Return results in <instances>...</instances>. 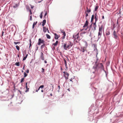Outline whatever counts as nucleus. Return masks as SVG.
Listing matches in <instances>:
<instances>
[{"label": "nucleus", "mask_w": 123, "mask_h": 123, "mask_svg": "<svg viewBox=\"0 0 123 123\" xmlns=\"http://www.w3.org/2000/svg\"><path fill=\"white\" fill-rule=\"evenodd\" d=\"M72 44H71V42H69L68 44L67 43H64L63 45V48L64 49L66 50H67L68 49H69L72 45Z\"/></svg>", "instance_id": "1"}, {"label": "nucleus", "mask_w": 123, "mask_h": 123, "mask_svg": "<svg viewBox=\"0 0 123 123\" xmlns=\"http://www.w3.org/2000/svg\"><path fill=\"white\" fill-rule=\"evenodd\" d=\"M103 28L104 29V28H103V25H101L100 27H99L98 35V38H100L101 37Z\"/></svg>", "instance_id": "2"}, {"label": "nucleus", "mask_w": 123, "mask_h": 123, "mask_svg": "<svg viewBox=\"0 0 123 123\" xmlns=\"http://www.w3.org/2000/svg\"><path fill=\"white\" fill-rule=\"evenodd\" d=\"M63 73H64L63 75L65 77L66 79V80H68V77L69 75V74L65 72H64Z\"/></svg>", "instance_id": "3"}, {"label": "nucleus", "mask_w": 123, "mask_h": 123, "mask_svg": "<svg viewBox=\"0 0 123 123\" xmlns=\"http://www.w3.org/2000/svg\"><path fill=\"white\" fill-rule=\"evenodd\" d=\"M45 42L44 41L41 39V38H39L38 39V42L37 43L38 45H40L41 43H44Z\"/></svg>", "instance_id": "4"}, {"label": "nucleus", "mask_w": 123, "mask_h": 123, "mask_svg": "<svg viewBox=\"0 0 123 123\" xmlns=\"http://www.w3.org/2000/svg\"><path fill=\"white\" fill-rule=\"evenodd\" d=\"M88 19L87 18H86V22L84 24V26H83V28H85L86 27H87L88 26Z\"/></svg>", "instance_id": "5"}, {"label": "nucleus", "mask_w": 123, "mask_h": 123, "mask_svg": "<svg viewBox=\"0 0 123 123\" xmlns=\"http://www.w3.org/2000/svg\"><path fill=\"white\" fill-rule=\"evenodd\" d=\"M113 36L114 37L115 39H117L118 37L117 34V33L116 31H114L113 32Z\"/></svg>", "instance_id": "6"}, {"label": "nucleus", "mask_w": 123, "mask_h": 123, "mask_svg": "<svg viewBox=\"0 0 123 123\" xmlns=\"http://www.w3.org/2000/svg\"><path fill=\"white\" fill-rule=\"evenodd\" d=\"M79 33H77L76 35H74L73 37L74 40H76V39H78L79 37Z\"/></svg>", "instance_id": "7"}, {"label": "nucleus", "mask_w": 123, "mask_h": 123, "mask_svg": "<svg viewBox=\"0 0 123 123\" xmlns=\"http://www.w3.org/2000/svg\"><path fill=\"white\" fill-rule=\"evenodd\" d=\"M61 32L62 33H63V36L62 37V38L63 39L65 38L66 35V34L65 31H64L63 30H61Z\"/></svg>", "instance_id": "8"}, {"label": "nucleus", "mask_w": 123, "mask_h": 123, "mask_svg": "<svg viewBox=\"0 0 123 123\" xmlns=\"http://www.w3.org/2000/svg\"><path fill=\"white\" fill-rule=\"evenodd\" d=\"M54 35L55 36V39H58L60 37V35H57L56 33H55Z\"/></svg>", "instance_id": "9"}, {"label": "nucleus", "mask_w": 123, "mask_h": 123, "mask_svg": "<svg viewBox=\"0 0 123 123\" xmlns=\"http://www.w3.org/2000/svg\"><path fill=\"white\" fill-rule=\"evenodd\" d=\"M40 58H41V59L42 60H44V58L43 56V55L42 52H41V53Z\"/></svg>", "instance_id": "10"}, {"label": "nucleus", "mask_w": 123, "mask_h": 123, "mask_svg": "<svg viewBox=\"0 0 123 123\" xmlns=\"http://www.w3.org/2000/svg\"><path fill=\"white\" fill-rule=\"evenodd\" d=\"M83 44L85 45V47H87V43L85 41H84L83 42Z\"/></svg>", "instance_id": "11"}, {"label": "nucleus", "mask_w": 123, "mask_h": 123, "mask_svg": "<svg viewBox=\"0 0 123 123\" xmlns=\"http://www.w3.org/2000/svg\"><path fill=\"white\" fill-rule=\"evenodd\" d=\"M46 23V20L45 19L44 20L43 22V23L42 24V26H44Z\"/></svg>", "instance_id": "12"}, {"label": "nucleus", "mask_w": 123, "mask_h": 123, "mask_svg": "<svg viewBox=\"0 0 123 123\" xmlns=\"http://www.w3.org/2000/svg\"><path fill=\"white\" fill-rule=\"evenodd\" d=\"M18 6V5L17 4H15L14 6H13V7L14 8H15L17 7Z\"/></svg>", "instance_id": "13"}, {"label": "nucleus", "mask_w": 123, "mask_h": 123, "mask_svg": "<svg viewBox=\"0 0 123 123\" xmlns=\"http://www.w3.org/2000/svg\"><path fill=\"white\" fill-rule=\"evenodd\" d=\"M58 41H57L55 43H54L53 44V45H54L55 46H56L58 44Z\"/></svg>", "instance_id": "14"}, {"label": "nucleus", "mask_w": 123, "mask_h": 123, "mask_svg": "<svg viewBox=\"0 0 123 123\" xmlns=\"http://www.w3.org/2000/svg\"><path fill=\"white\" fill-rule=\"evenodd\" d=\"M28 55V54H26V55H25V57H23V61H24L25 60V59H26V58L27 57Z\"/></svg>", "instance_id": "15"}, {"label": "nucleus", "mask_w": 123, "mask_h": 123, "mask_svg": "<svg viewBox=\"0 0 123 123\" xmlns=\"http://www.w3.org/2000/svg\"><path fill=\"white\" fill-rule=\"evenodd\" d=\"M46 36L47 38H48V39H50L51 38V37H50V36L48 34H46Z\"/></svg>", "instance_id": "16"}, {"label": "nucleus", "mask_w": 123, "mask_h": 123, "mask_svg": "<svg viewBox=\"0 0 123 123\" xmlns=\"http://www.w3.org/2000/svg\"><path fill=\"white\" fill-rule=\"evenodd\" d=\"M43 32H45L46 31V30H47V29L46 28V27H45L43 26Z\"/></svg>", "instance_id": "17"}, {"label": "nucleus", "mask_w": 123, "mask_h": 123, "mask_svg": "<svg viewBox=\"0 0 123 123\" xmlns=\"http://www.w3.org/2000/svg\"><path fill=\"white\" fill-rule=\"evenodd\" d=\"M15 65H16L18 66H20V64L19 62H16L15 64Z\"/></svg>", "instance_id": "18"}, {"label": "nucleus", "mask_w": 123, "mask_h": 123, "mask_svg": "<svg viewBox=\"0 0 123 123\" xmlns=\"http://www.w3.org/2000/svg\"><path fill=\"white\" fill-rule=\"evenodd\" d=\"M45 45V44L44 43H43V44L41 46V49H42L43 48H44Z\"/></svg>", "instance_id": "19"}, {"label": "nucleus", "mask_w": 123, "mask_h": 123, "mask_svg": "<svg viewBox=\"0 0 123 123\" xmlns=\"http://www.w3.org/2000/svg\"><path fill=\"white\" fill-rule=\"evenodd\" d=\"M110 34V32L109 31H107L106 32V35H109Z\"/></svg>", "instance_id": "20"}, {"label": "nucleus", "mask_w": 123, "mask_h": 123, "mask_svg": "<svg viewBox=\"0 0 123 123\" xmlns=\"http://www.w3.org/2000/svg\"><path fill=\"white\" fill-rule=\"evenodd\" d=\"M26 9L27 10H28L30 9V7L26 5Z\"/></svg>", "instance_id": "21"}, {"label": "nucleus", "mask_w": 123, "mask_h": 123, "mask_svg": "<svg viewBox=\"0 0 123 123\" xmlns=\"http://www.w3.org/2000/svg\"><path fill=\"white\" fill-rule=\"evenodd\" d=\"M94 15H92V16L91 18V21L92 22L93 21L94 18Z\"/></svg>", "instance_id": "22"}, {"label": "nucleus", "mask_w": 123, "mask_h": 123, "mask_svg": "<svg viewBox=\"0 0 123 123\" xmlns=\"http://www.w3.org/2000/svg\"><path fill=\"white\" fill-rule=\"evenodd\" d=\"M85 13L86 14V18H87V17L88 16V13L86 12H85Z\"/></svg>", "instance_id": "23"}, {"label": "nucleus", "mask_w": 123, "mask_h": 123, "mask_svg": "<svg viewBox=\"0 0 123 123\" xmlns=\"http://www.w3.org/2000/svg\"><path fill=\"white\" fill-rule=\"evenodd\" d=\"M93 26V28H94V30H96V27L97 26H96V25H93V26Z\"/></svg>", "instance_id": "24"}, {"label": "nucleus", "mask_w": 123, "mask_h": 123, "mask_svg": "<svg viewBox=\"0 0 123 123\" xmlns=\"http://www.w3.org/2000/svg\"><path fill=\"white\" fill-rule=\"evenodd\" d=\"M26 87V90L25 91V92H28L29 91V88L27 86L26 87Z\"/></svg>", "instance_id": "25"}, {"label": "nucleus", "mask_w": 123, "mask_h": 123, "mask_svg": "<svg viewBox=\"0 0 123 123\" xmlns=\"http://www.w3.org/2000/svg\"><path fill=\"white\" fill-rule=\"evenodd\" d=\"M16 47L17 50H19L20 48L19 47L18 45H16Z\"/></svg>", "instance_id": "26"}, {"label": "nucleus", "mask_w": 123, "mask_h": 123, "mask_svg": "<svg viewBox=\"0 0 123 123\" xmlns=\"http://www.w3.org/2000/svg\"><path fill=\"white\" fill-rule=\"evenodd\" d=\"M98 6H96L95 8V11H97L98 9Z\"/></svg>", "instance_id": "27"}, {"label": "nucleus", "mask_w": 123, "mask_h": 123, "mask_svg": "<svg viewBox=\"0 0 123 123\" xmlns=\"http://www.w3.org/2000/svg\"><path fill=\"white\" fill-rule=\"evenodd\" d=\"M99 65H100V67L102 68L103 66V65L102 63H99L98 64Z\"/></svg>", "instance_id": "28"}, {"label": "nucleus", "mask_w": 123, "mask_h": 123, "mask_svg": "<svg viewBox=\"0 0 123 123\" xmlns=\"http://www.w3.org/2000/svg\"><path fill=\"white\" fill-rule=\"evenodd\" d=\"M82 52H84L85 51V49H84V48H82L80 50Z\"/></svg>", "instance_id": "29"}, {"label": "nucleus", "mask_w": 123, "mask_h": 123, "mask_svg": "<svg viewBox=\"0 0 123 123\" xmlns=\"http://www.w3.org/2000/svg\"><path fill=\"white\" fill-rule=\"evenodd\" d=\"M64 64L65 65L66 67V68H67V62H66V60L64 59Z\"/></svg>", "instance_id": "30"}, {"label": "nucleus", "mask_w": 123, "mask_h": 123, "mask_svg": "<svg viewBox=\"0 0 123 123\" xmlns=\"http://www.w3.org/2000/svg\"><path fill=\"white\" fill-rule=\"evenodd\" d=\"M42 14H43V12H41V13L40 15V17L41 18H42V17H43Z\"/></svg>", "instance_id": "31"}, {"label": "nucleus", "mask_w": 123, "mask_h": 123, "mask_svg": "<svg viewBox=\"0 0 123 123\" xmlns=\"http://www.w3.org/2000/svg\"><path fill=\"white\" fill-rule=\"evenodd\" d=\"M20 42H14V44H18V43H20Z\"/></svg>", "instance_id": "32"}, {"label": "nucleus", "mask_w": 123, "mask_h": 123, "mask_svg": "<svg viewBox=\"0 0 123 123\" xmlns=\"http://www.w3.org/2000/svg\"><path fill=\"white\" fill-rule=\"evenodd\" d=\"M91 10L90 9H88V10H87L86 11V12L87 13H89L91 12Z\"/></svg>", "instance_id": "33"}, {"label": "nucleus", "mask_w": 123, "mask_h": 123, "mask_svg": "<svg viewBox=\"0 0 123 123\" xmlns=\"http://www.w3.org/2000/svg\"><path fill=\"white\" fill-rule=\"evenodd\" d=\"M24 78H22L21 79V81H20V82L22 83V82H23L24 81Z\"/></svg>", "instance_id": "34"}, {"label": "nucleus", "mask_w": 123, "mask_h": 123, "mask_svg": "<svg viewBox=\"0 0 123 123\" xmlns=\"http://www.w3.org/2000/svg\"><path fill=\"white\" fill-rule=\"evenodd\" d=\"M24 77H25L27 75V74H26V73L25 72H24Z\"/></svg>", "instance_id": "35"}, {"label": "nucleus", "mask_w": 123, "mask_h": 123, "mask_svg": "<svg viewBox=\"0 0 123 123\" xmlns=\"http://www.w3.org/2000/svg\"><path fill=\"white\" fill-rule=\"evenodd\" d=\"M93 45L94 46V47L96 49V45L95 44H93Z\"/></svg>", "instance_id": "36"}, {"label": "nucleus", "mask_w": 123, "mask_h": 123, "mask_svg": "<svg viewBox=\"0 0 123 123\" xmlns=\"http://www.w3.org/2000/svg\"><path fill=\"white\" fill-rule=\"evenodd\" d=\"M44 87V86L43 85H41L39 87V88H43Z\"/></svg>", "instance_id": "37"}, {"label": "nucleus", "mask_w": 123, "mask_h": 123, "mask_svg": "<svg viewBox=\"0 0 123 123\" xmlns=\"http://www.w3.org/2000/svg\"><path fill=\"white\" fill-rule=\"evenodd\" d=\"M42 72L43 73L44 71V69L43 68H42Z\"/></svg>", "instance_id": "38"}, {"label": "nucleus", "mask_w": 123, "mask_h": 123, "mask_svg": "<svg viewBox=\"0 0 123 123\" xmlns=\"http://www.w3.org/2000/svg\"><path fill=\"white\" fill-rule=\"evenodd\" d=\"M47 15V12H46L45 13V14L44 15V17H44L45 18V16H46Z\"/></svg>", "instance_id": "39"}, {"label": "nucleus", "mask_w": 123, "mask_h": 123, "mask_svg": "<svg viewBox=\"0 0 123 123\" xmlns=\"http://www.w3.org/2000/svg\"><path fill=\"white\" fill-rule=\"evenodd\" d=\"M37 23V22H36L35 23L34 22L33 24V25H36V24Z\"/></svg>", "instance_id": "40"}, {"label": "nucleus", "mask_w": 123, "mask_h": 123, "mask_svg": "<svg viewBox=\"0 0 123 123\" xmlns=\"http://www.w3.org/2000/svg\"><path fill=\"white\" fill-rule=\"evenodd\" d=\"M4 33V32L3 31H2V34L1 36V37H2V36H3Z\"/></svg>", "instance_id": "41"}, {"label": "nucleus", "mask_w": 123, "mask_h": 123, "mask_svg": "<svg viewBox=\"0 0 123 123\" xmlns=\"http://www.w3.org/2000/svg\"><path fill=\"white\" fill-rule=\"evenodd\" d=\"M30 20L31 21L32 20V16L31 15V16H30Z\"/></svg>", "instance_id": "42"}, {"label": "nucleus", "mask_w": 123, "mask_h": 123, "mask_svg": "<svg viewBox=\"0 0 123 123\" xmlns=\"http://www.w3.org/2000/svg\"><path fill=\"white\" fill-rule=\"evenodd\" d=\"M30 6H31V9H33L34 7V6H32L31 5H30Z\"/></svg>", "instance_id": "43"}, {"label": "nucleus", "mask_w": 123, "mask_h": 123, "mask_svg": "<svg viewBox=\"0 0 123 123\" xmlns=\"http://www.w3.org/2000/svg\"><path fill=\"white\" fill-rule=\"evenodd\" d=\"M29 70L28 69H27L26 70V72L27 73H29Z\"/></svg>", "instance_id": "44"}, {"label": "nucleus", "mask_w": 123, "mask_h": 123, "mask_svg": "<svg viewBox=\"0 0 123 123\" xmlns=\"http://www.w3.org/2000/svg\"><path fill=\"white\" fill-rule=\"evenodd\" d=\"M27 82H26L25 84V87H26L27 86Z\"/></svg>", "instance_id": "45"}, {"label": "nucleus", "mask_w": 123, "mask_h": 123, "mask_svg": "<svg viewBox=\"0 0 123 123\" xmlns=\"http://www.w3.org/2000/svg\"><path fill=\"white\" fill-rule=\"evenodd\" d=\"M93 25H95L96 26V22H95L94 23H93Z\"/></svg>", "instance_id": "46"}, {"label": "nucleus", "mask_w": 123, "mask_h": 123, "mask_svg": "<svg viewBox=\"0 0 123 123\" xmlns=\"http://www.w3.org/2000/svg\"><path fill=\"white\" fill-rule=\"evenodd\" d=\"M70 80V81H72V82H73V81H72V78H71Z\"/></svg>", "instance_id": "47"}, {"label": "nucleus", "mask_w": 123, "mask_h": 123, "mask_svg": "<svg viewBox=\"0 0 123 123\" xmlns=\"http://www.w3.org/2000/svg\"><path fill=\"white\" fill-rule=\"evenodd\" d=\"M19 92H20V94H22V92L21 91L19 90H18Z\"/></svg>", "instance_id": "48"}, {"label": "nucleus", "mask_w": 123, "mask_h": 123, "mask_svg": "<svg viewBox=\"0 0 123 123\" xmlns=\"http://www.w3.org/2000/svg\"><path fill=\"white\" fill-rule=\"evenodd\" d=\"M25 65L24 64V66H23V70H24L25 69Z\"/></svg>", "instance_id": "49"}, {"label": "nucleus", "mask_w": 123, "mask_h": 123, "mask_svg": "<svg viewBox=\"0 0 123 123\" xmlns=\"http://www.w3.org/2000/svg\"><path fill=\"white\" fill-rule=\"evenodd\" d=\"M95 19H98L97 18H96V16L95 17Z\"/></svg>", "instance_id": "50"}, {"label": "nucleus", "mask_w": 123, "mask_h": 123, "mask_svg": "<svg viewBox=\"0 0 123 123\" xmlns=\"http://www.w3.org/2000/svg\"><path fill=\"white\" fill-rule=\"evenodd\" d=\"M28 11H29V12H31V9H30Z\"/></svg>", "instance_id": "51"}, {"label": "nucleus", "mask_w": 123, "mask_h": 123, "mask_svg": "<svg viewBox=\"0 0 123 123\" xmlns=\"http://www.w3.org/2000/svg\"><path fill=\"white\" fill-rule=\"evenodd\" d=\"M31 43H30V46H29V48H30V47L31 46Z\"/></svg>", "instance_id": "52"}, {"label": "nucleus", "mask_w": 123, "mask_h": 123, "mask_svg": "<svg viewBox=\"0 0 123 123\" xmlns=\"http://www.w3.org/2000/svg\"><path fill=\"white\" fill-rule=\"evenodd\" d=\"M44 62L45 63H47V62L46 61H44Z\"/></svg>", "instance_id": "53"}, {"label": "nucleus", "mask_w": 123, "mask_h": 123, "mask_svg": "<svg viewBox=\"0 0 123 123\" xmlns=\"http://www.w3.org/2000/svg\"><path fill=\"white\" fill-rule=\"evenodd\" d=\"M30 43H31V39H30Z\"/></svg>", "instance_id": "54"}, {"label": "nucleus", "mask_w": 123, "mask_h": 123, "mask_svg": "<svg viewBox=\"0 0 123 123\" xmlns=\"http://www.w3.org/2000/svg\"><path fill=\"white\" fill-rule=\"evenodd\" d=\"M43 0H41L40 1H39L38 2V3H40L42 1H43Z\"/></svg>", "instance_id": "55"}, {"label": "nucleus", "mask_w": 123, "mask_h": 123, "mask_svg": "<svg viewBox=\"0 0 123 123\" xmlns=\"http://www.w3.org/2000/svg\"><path fill=\"white\" fill-rule=\"evenodd\" d=\"M102 18L103 19H104V16H103L102 17Z\"/></svg>", "instance_id": "56"}, {"label": "nucleus", "mask_w": 123, "mask_h": 123, "mask_svg": "<svg viewBox=\"0 0 123 123\" xmlns=\"http://www.w3.org/2000/svg\"><path fill=\"white\" fill-rule=\"evenodd\" d=\"M97 20H98V19H95V22H96V21H97Z\"/></svg>", "instance_id": "57"}, {"label": "nucleus", "mask_w": 123, "mask_h": 123, "mask_svg": "<svg viewBox=\"0 0 123 123\" xmlns=\"http://www.w3.org/2000/svg\"><path fill=\"white\" fill-rule=\"evenodd\" d=\"M47 30L48 31V33H49V30H48V29H47Z\"/></svg>", "instance_id": "58"}, {"label": "nucleus", "mask_w": 123, "mask_h": 123, "mask_svg": "<svg viewBox=\"0 0 123 123\" xmlns=\"http://www.w3.org/2000/svg\"><path fill=\"white\" fill-rule=\"evenodd\" d=\"M38 47H37V49L36 50H38Z\"/></svg>", "instance_id": "59"}, {"label": "nucleus", "mask_w": 123, "mask_h": 123, "mask_svg": "<svg viewBox=\"0 0 123 123\" xmlns=\"http://www.w3.org/2000/svg\"><path fill=\"white\" fill-rule=\"evenodd\" d=\"M118 20H117V24H118Z\"/></svg>", "instance_id": "60"}, {"label": "nucleus", "mask_w": 123, "mask_h": 123, "mask_svg": "<svg viewBox=\"0 0 123 123\" xmlns=\"http://www.w3.org/2000/svg\"><path fill=\"white\" fill-rule=\"evenodd\" d=\"M34 25H33L32 28L33 29L34 28Z\"/></svg>", "instance_id": "61"}, {"label": "nucleus", "mask_w": 123, "mask_h": 123, "mask_svg": "<svg viewBox=\"0 0 123 123\" xmlns=\"http://www.w3.org/2000/svg\"><path fill=\"white\" fill-rule=\"evenodd\" d=\"M96 68L98 66V65H97V64H96Z\"/></svg>", "instance_id": "62"}, {"label": "nucleus", "mask_w": 123, "mask_h": 123, "mask_svg": "<svg viewBox=\"0 0 123 123\" xmlns=\"http://www.w3.org/2000/svg\"><path fill=\"white\" fill-rule=\"evenodd\" d=\"M32 14V12H30V14L31 15V14Z\"/></svg>", "instance_id": "63"}, {"label": "nucleus", "mask_w": 123, "mask_h": 123, "mask_svg": "<svg viewBox=\"0 0 123 123\" xmlns=\"http://www.w3.org/2000/svg\"><path fill=\"white\" fill-rule=\"evenodd\" d=\"M118 31H119V30L117 29V32Z\"/></svg>", "instance_id": "64"}]
</instances>
